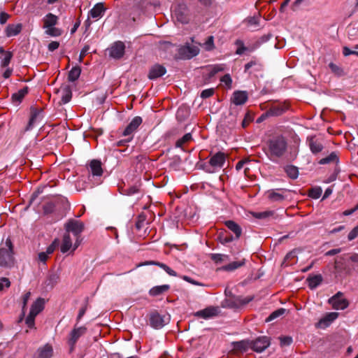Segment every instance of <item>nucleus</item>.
<instances>
[{"label": "nucleus", "instance_id": "f257e3e1", "mask_svg": "<svg viewBox=\"0 0 358 358\" xmlns=\"http://www.w3.org/2000/svg\"><path fill=\"white\" fill-rule=\"evenodd\" d=\"M267 156L271 161L276 162V159L280 158L286 152L287 143L283 136H278L269 139L267 142Z\"/></svg>", "mask_w": 358, "mask_h": 358}, {"label": "nucleus", "instance_id": "f03ea898", "mask_svg": "<svg viewBox=\"0 0 358 358\" xmlns=\"http://www.w3.org/2000/svg\"><path fill=\"white\" fill-rule=\"evenodd\" d=\"M15 264L13 245L11 240L8 238L0 247V266L11 268Z\"/></svg>", "mask_w": 358, "mask_h": 358}, {"label": "nucleus", "instance_id": "7ed1b4c3", "mask_svg": "<svg viewBox=\"0 0 358 358\" xmlns=\"http://www.w3.org/2000/svg\"><path fill=\"white\" fill-rule=\"evenodd\" d=\"M84 228L85 225L83 222L73 219L69 220L65 224V229L66 233L69 234L71 232L76 237L73 250H76V248H77L80 243L79 238L80 237L81 233L84 230Z\"/></svg>", "mask_w": 358, "mask_h": 358}, {"label": "nucleus", "instance_id": "20e7f679", "mask_svg": "<svg viewBox=\"0 0 358 358\" xmlns=\"http://www.w3.org/2000/svg\"><path fill=\"white\" fill-rule=\"evenodd\" d=\"M200 49L198 45L186 43L180 46L175 57L177 59H190L199 55Z\"/></svg>", "mask_w": 358, "mask_h": 358}, {"label": "nucleus", "instance_id": "39448f33", "mask_svg": "<svg viewBox=\"0 0 358 358\" xmlns=\"http://www.w3.org/2000/svg\"><path fill=\"white\" fill-rule=\"evenodd\" d=\"M149 324L155 329H160L169 323V315H161L157 310H152L148 314Z\"/></svg>", "mask_w": 358, "mask_h": 358}, {"label": "nucleus", "instance_id": "423d86ee", "mask_svg": "<svg viewBox=\"0 0 358 358\" xmlns=\"http://www.w3.org/2000/svg\"><path fill=\"white\" fill-rule=\"evenodd\" d=\"M289 104L286 102L274 101L268 106L266 112L262 114V117H278L284 114L289 109Z\"/></svg>", "mask_w": 358, "mask_h": 358}, {"label": "nucleus", "instance_id": "0eeeda50", "mask_svg": "<svg viewBox=\"0 0 358 358\" xmlns=\"http://www.w3.org/2000/svg\"><path fill=\"white\" fill-rule=\"evenodd\" d=\"M343 293L338 292L336 294L329 299L328 303L332 306L335 310H344L349 306V302L346 299L342 298Z\"/></svg>", "mask_w": 358, "mask_h": 358}, {"label": "nucleus", "instance_id": "6e6552de", "mask_svg": "<svg viewBox=\"0 0 358 358\" xmlns=\"http://www.w3.org/2000/svg\"><path fill=\"white\" fill-rule=\"evenodd\" d=\"M252 350L257 353L264 352L271 345V338L266 336H259L255 340H251Z\"/></svg>", "mask_w": 358, "mask_h": 358}, {"label": "nucleus", "instance_id": "1a4fd4ad", "mask_svg": "<svg viewBox=\"0 0 358 358\" xmlns=\"http://www.w3.org/2000/svg\"><path fill=\"white\" fill-rule=\"evenodd\" d=\"M306 143L311 152L314 155H317L321 152L324 149L322 140L317 138L316 136H310L306 138Z\"/></svg>", "mask_w": 358, "mask_h": 358}, {"label": "nucleus", "instance_id": "9d476101", "mask_svg": "<svg viewBox=\"0 0 358 358\" xmlns=\"http://www.w3.org/2000/svg\"><path fill=\"white\" fill-rule=\"evenodd\" d=\"M233 346V352L235 354H243L246 352L249 348L252 349L251 340L244 339L239 341H234L231 343Z\"/></svg>", "mask_w": 358, "mask_h": 358}, {"label": "nucleus", "instance_id": "9b49d317", "mask_svg": "<svg viewBox=\"0 0 358 358\" xmlns=\"http://www.w3.org/2000/svg\"><path fill=\"white\" fill-rule=\"evenodd\" d=\"M338 313L331 312L327 313L322 317L316 324L315 327L320 329H325L330 326V324L338 318Z\"/></svg>", "mask_w": 358, "mask_h": 358}, {"label": "nucleus", "instance_id": "f8f14e48", "mask_svg": "<svg viewBox=\"0 0 358 358\" xmlns=\"http://www.w3.org/2000/svg\"><path fill=\"white\" fill-rule=\"evenodd\" d=\"M143 120L140 116L134 117L122 132L124 136H134L138 127L142 124Z\"/></svg>", "mask_w": 358, "mask_h": 358}, {"label": "nucleus", "instance_id": "ddd939ff", "mask_svg": "<svg viewBox=\"0 0 358 358\" xmlns=\"http://www.w3.org/2000/svg\"><path fill=\"white\" fill-rule=\"evenodd\" d=\"M226 155L224 152H218L211 156L209 160V164L211 166V169L216 171V169H221L225 162Z\"/></svg>", "mask_w": 358, "mask_h": 358}, {"label": "nucleus", "instance_id": "4468645a", "mask_svg": "<svg viewBox=\"0 0 358 358\" xmlns=\"http://www.w3.org/2000/svg\"><path fill=\"white\" fill-rule=\"evenodd\" d=\"M173 15L178 22L182 24H187L189 22L188 11L185 5H178L176 7Z\"/></svg>", "mask_w": 358, "mask_h": 358}, {"label": "nucleus", "instance_id": "2eb2a0df", "mask_svg": "<svg viewBox=\"0 0 358 358\" xmlns=\"http://www.w3.org/2000/svg\"><path fill=\"white\" fill-rule=\"evenodd\" d=\"M106 11L104 3L99 2L96 3L88 13V17L96 20L101 18Z\"/></svg>", "mask_w": 358, "mask_h": 358}, {"label": "nucleus", "instance_id": "dca6fc26", "mask_svg": "<svg viewBox=\"0 0 358 358\" xmlns=\"http://www.w3.org/2000/svg\"><path fill=\"white\" fill-rule=\"evenodd\" d=\"M166 73V69L162 64H155L150 69L148 78L150 80H156L163 76Z\"/></svg>", "mask_w": 358, "mask_h": 358}, {"label": "nucleus", "instance_id": "f3484780", "mask_svg": "<svg viewBox=\"0 0 358 358\" xmlns=\"http://www.w3.org/2000/svg\"><path fill=\"white\" fill-rule=\"evenodd\" d=\"M87 331V328L85 327H80L78 328H74L71 334L70 338L69 341V345H71V351H72L74 348V346L78 340V338L84 335Z\"/></svg>", "mask_w": 358, "mask_h": 358}, {"label": "nucleus", "instance_id": "a211bd4d", "mask_svg": "<svg viewBox=\"0 0 358 358\" xmlns=\"http://www.w3.org/2000/svg\"><path fill=\"white\" fill-rule=\"evenodd\" d=\"M125 45L121 41L115 42L110 49V56L115 59L121 58L124 53Z\"/></svg>", "mask_w": 358, "mask_h": 358}, {"label": "nucleus", "instance_id": "6ab92c4d", "mask_svg": "<svg viewBox=\"0 0 358 358\" xmlns=\"http://www.w3.org/2000/svg\"><path fill=\"white\" fill-rule=\"evenodd\" d=\"M217 314H218V308L217 307L209 306L203 310L196 312L194 313V315L197 317L208 319V318H210V317L217 315Z\"/></svg>", "mask_w": 358, "mask_h": 358}, {"label": "nucleus", "instance_id": "aec40b11", "mask_svg": "<svg viewBox=\"0 0 358 358\" xmlns=\"http://www.w3.org/2000/svg\"><path fill=\"white\" fill-rule=\"evenodd\" d=\"M248 99V93L246 91H235L231 98V102L235 106H240L244 104Z\"/></svg>", "mask_w": 358, "mask_h": 358}, {"label": "nucleus", "instance_id": "412c9836", "mask_svg": "<svg viewBox=\"0 0 358 358\" xmlns=\"http://www.w3.org/2000/svg\"><path fill=\"white\" fill-rule=\"evenodd\" d=\"M149 265H155L158 266L163 270H164L169 275L171 276H177V273L171 269L169 266H168L166 264L157 262V261H145L144 262H142L138 265V266H149Z\"/></svg>", "mask_w": 358, "mask_h": 358}, {"label": "nucleus", "instance_id": "4be33fe9", "mask_svg": "<svg viewBox=\"0 0 358 358\" xmlns=\"http://www.w3.org/2000/svg\"><path fill=\"white\" fill-rule=\"evenodd\" d=\"M59 244V241L57 239H55L46 249L45 252H39L38 255V261L45 263L48 255L53 253L56 248L57 247Z\"/></svg>", "mask_w": 358, "mask_h": 358}, {"label": "nucleus", "instance_id": "5701e85b", "mask_svg": "<svg viewBox=\"0 0 358 358\" xmlns=\"http://www.w3.org/2000/svg\"><path fill=\"white\" fill-rule=\"evenodd\" d=\"M52 355L53 348L52 345L45 344L37 350L35 358H51Z\"/></svg>", "mask_w": 358, "mask_h": 358}, {"label": "nucleus", "instance_id": "b1692460", "mask_svg": "<svg viewBox=\"0 0 358 358\" xmlns=\"http://www.w3.org/2000/svg\"><path fill=\"white\" fill-rule=\"evenodd\" d=\"M43 21V28H49L51 27H54L58 24L59 17L56 15L48 13L46 14L42 20Z\"/></svg>", "mask_w": 358, "mask_h": 358}, {"label": "nucleus", "instance_id": "393cba45", "mask_svg": "<svg viewBox=\"0 0 358 358\" xmlns=\"http://www.w3.org/2000/svg\"><path fill=\"white\" fill-rule=\"evenodd\" d=\"M252 298L241 299L239 297H233L232 299H229L225 301L226 306L229 308H237L241 305L247 304L250 301H252Z\"/></svg>", "mask_w": 358, "mask_h": 358}, {"label": "nucleus", "instance_id": "a878e982", "mask_svg": "<svg viewBox=\"0 0 358 358\" xmlns=\"http://www.w3.org/2000/svg\"><path fill=\"white\" fill-rule=\"evenodd\" d=\"M225 226L235 234V239H238L242 234L241 227L233 220H227L224 222Z\"/></svg>", "mask_w": 358, "mask_h": 358}, {"label": "nucleus", "instance_id": "bb28decb", "mask_svg": "<svg viewBox=\"0 0 358 358\" xmlns=\"http://www.w3.org/2000/svg\"><path fill=\"white\" fill-rule=\"evenodd\" d=\"M90 171L94 176H101L103 173L101 162L98 159H93L90 164Z\"/></svg>", "mask_w": 358, "mask_h": 358}, {"label": "nucleus", "instance_id": "cd10ccee", "mask_svg": "<svg viewBox=\"0 0 358 358\" xmlns=\"http://www.w3.org/2000/svg\"><path fill=\"white\" fill-rule=\"evenodd\" d=\"M308 287L310 289H314L317 287L322 282L323 278L322 275L317 274L310 275L306 279Z\"/></svg>", "mask_w": 358, "mask_h": 358}, {"label": "nucleus", "instance_id": "c85d7f7f", "mask_svg": "<svg viewBox=\"0 0 358 358\" xmlns=\"http://www.w3.org/2000/svg\"><path fill=\"white\" fill-rule=\"evenodd\" d=\"M22 26V24L19 23L17 24H8L5 30L6 35L8 37L16 36L20 33Z\"/></svg>", "mask_w": 358, "mask_h": 358}, {"label": "nucleus", "instance_id": "c756f323", "mask_svg": "<svg viewBox=\"0 0 358 358\" xmlns=\"http://www.w3.org/2000/svg\"><path fill=\"white\" fill-rule=\"evenodd\" d=\"M62 98L59 102L60 104H66L69 102L72 97L71 89L69 85H65L62 87Z\"/></svg>", "mask_w": 358, "mask_h": 358}, {"label": "nucleus", "instance_id": "7c9ffc66", "mask_svg": "<svg viewBox=\"0 0 358 358\" xmlns=\"http://www.w3.org/2000/svg\"><path fill=\"white\" fill-rule=\"evenodd\" d=\"M254 68L255 71H261L263 70V65L257 59H253L245 64L244 72L251 73L250 69Z\"/></svg>", "mask_w": 358, "mask_h": 358}, {"label": "nucleus", "instance_id": "2f4dec72", "mask_svg": "<svg viewBox=\"0 0 358 358\" xmlns=\"http://www.w3.org/2000/svg\"><path fill=\"white\" fill-rule=\"evenodd\" d=\"M268 199L272 202H282L285 199V196L282 194L277 192L274 189L268 190L266 192Z\"/></svg>", "mask_w": 358, "mask_h": 358}, {"label": "nucleus", "instance_id": "473e14b6", "mask_svg": "<svg viewBox=\"0 0 358 358\" xmlns=\"http://www.w3.org/2000/svg\"><path fill=\"white\" fill-rule=\"evenodd\" d=\"M44 299L38 298L31 306L30 313L37 315L44 308Z\"/></svg>", "mask_w": 358, "mask_h": 358}, {"label": "nucleus", "instance_id": "72a5a7b5", "mask_svg": "<svg viewBox=\"0 0 358 358\" xmlns=\"http://www.w3.org/2000/svg\"><path fill=\"white\" fill-rule=\"evenodd\" d=\"M72 247V241L69 234L65 233L63 237L62 243L61 245V252L62 253L67 252Z\"/></svg>", "mask_w": 358, "mask_h": 358}, {"label": "nucleus", "instance_id": "f704fd0d", "mask_svg": "<svg viewBox=\"0 0 358 358\" xmlns=\"http://www.w3.org/2000/svg\"><path fill=\"white\" fill-rule=\"evenodd\" d=\"M170 288L169 285H163L153 287L150 289L149 294L151 296H156L160 295L161 294L168 291Z\"/></svg>", "mask_w": 358, "mask_h": 358}, {"label": "nucleus", "instance_id": "c9c22d12", "mask_svg": "<svg viewBox=\"0 0 358 358\" xmlns=\"http://www.w3.org/2000/svg\"><path fill=\"white\" fill-rule=\"evenodd\" d=\"M245 264V259H243L241 261L231 262V263L224 266L222 268V270L226 271H233L244 266Z\"/></svg>", "mask_w": 358, "mask_h": 358}, {"label": "nucleus", "instance_id": "e433bc0d", "mask_svg": "<svg viewBox=\"0 0 358 358\" xmlns=\"http://www.w3.org/2000/svg\"><path fill=\"white\" fill-rule=\"evenodd\" d=\"M235 44L238 46V48L236 51V55H242L245 51L248 50L250 52H252L256 49V47L252 46L250 48L245 47L243 41L238 39L236 41Z\"/></svg>", "mask_w": 358, "mask_h": 358}, {"label": "nucleus", "instance_id": "4c0bfd02", "mask_svg": "<svg viewBox=\"0 0 358 358\" xmlns=\"http://www.w3.org/2000/svg\"><path fill=\"white\" fill-rule=\"evenodd\" d=\"M39 113H40V111L38 110H37L36 108H31V116H30L28 124L26 128L27 130L32 129L35 122L37 120Z\"/></svg>", "mask_w": 358, "mask_h": 358}, {"label": "nucleus", "instance_id": "58836bf2", "mask_svg": "<svg viewBox=\"0 0 358 358\" xmlns=\"http://www.w3.org/2000/svg\"><path fill=\"white\" fill-rule=\"evenodd\" d=\"M338 157L335 152H332L329 156L321 159L318 163L320 164H327L330 163H338Z\"/></svg>", "mask_w": 358, "mask_h": 358}, {"label": "nucleus", "instance_id": "ea45409f", "mask_svg": "<svg viewBox=\"0 0 358 358\" xmlns=\"http://www.w3.org/2000/svg\"><path fill=\"white\" fill-rule=\"evenodd\" d=\"M285 171L287 175L292 179H296L299 176V169L293 165H288L285 167Z\"/></svg>", "mask_w": 358, "mask_h": 358}, {"label": "nucleus", "instance_id": "a19ab883", "mask_svg": "<svg viewBox=\"0 0 358 358\" xmlns=\"http://www.w3.org/2000/svg\"><path fill=\"white\" fill-rule=\"evenodd\" d=\"M81 73L80 67L74 66L71 69V70L69 72L68 80L70 82H74L78 79Z\"/></svg>", "mask_w": 358, "mask_h": 358}, {"label": "nucleus", "instance_id": "79ce46f5", "mask_svg": "<svg viewBox=\"0 0 358 358\" xmlns=\"http://www.w3.org/2000/svg\"><path fill=\"white\" fill-rule=\"evenodd\" d=\"M28 93V87H24L20 90L17 92L12 95V99L13 101L21 102L25 95Z\"/></svg>", "mask_w": 358, "mask_h": 358}, {"label": "nucleus", "instance_id": "37998d69", "mask_svg": "<svg viewBox=\"0 0 358 358\" xmlns=\"http://www.w3.org/2000/svg\"><path fill=\"white\" fill-rule=\"evenodd\" d=\"M59 276L56 273H50L47 280H46V285L47 286L50 287V288H52L55 285H57L59 282Z\"/></svg>", "mask_w": 358, "mask_h": 358}, {"label": "nucleus", "instance_id": "c03bdc74", "mask_svg": "<svg viewBox=\"0 0 358 358\" xmlns=\"http://www.w3.org/2000/svg\"><path fill=\"white\" fill-rule=\"evenodd\" d=\"M286 310L283 308H278L271 313L270 315L265 320L266 322H269L279 317L280 316L282 315L285 313Z\"/></svg>", "mask_w": 358, "mask_h": 358}, {"label": "nucleus", "instance_id": "a18cd8bd", "mask_svg": "<svg viewBox=\"0 0 358 358\" xmlns=\"http://www.w3.org/2000/svg\"><path fill=\"white\" fill-rule=\"evenodd\" d=\"M192 138V134L190 133L185 134L182 138L177 140L176 142V148H182V145L190 141Z\"/></svg>", "mask_w": 358, "mask_h": 358}, {"label": "nucleus", "instance_id": "49530a36", "mask_svg": "<svg viewBox=\"0 0 358 358\" xmlns=\"http://www.w3.org/2000/svg\"><path fill=\"white\" fill-rule=\"evenodd\" d=\"M45 33L47 35L54 36V37L59 36L62 34V30L59 28L55 27V26L49 27V28H45Z\"/></svg>", "mask_w": 358, "mask_h": 358}, {"label": "nucleus", "instance_id": "de8ad7c7", "mask_svg": "<svg viewBox=\"0 0 358 358\" xmlns=\"http://www.w3.org/2000/svg\"><path fill=\"white\" fill-rule=\"evenodd\" d=\"M322 192V190L321 187H313L309 190L308 196L310 197H311L312 199H317L321 196Z\"/></svg>", "mask_w": 358, "mask_h": 358}, {"label": "nucleus", "instance_id": "09e8293b", "mask_svg": "<svg viewBox=\"0 0 358 358\" xmlns=\"http://www.w3.org/2000/svg\"><path fill=\"white\" fill-rule=\"evenodd\" d=\"M3 53L5 54V57L1 61V67L4 68V67H7L9 65V64L13 58V52H10V51H7V52L4 51Z\"/></svg>", "mask_w": 358, "mask_h": 358}, {"label": "nucleus", "instance_id": "8fccbe9b", "mask_svg": "<svg viewBox=\"0 0 358 358\" xmlns=\"http://www.w3.org/2000/svg\"><path fill=\"white\" fill-rule=\"evenodd\" d=\"M273 215V212L271 210L253 213L252 215L257 219H265Z\"/></svg>", "mask_w": 358, "mask_h": 358}, {"label": "nucleus", "instance_id": "3c124183", "mask_svg": "<svg viewBox=\"0 0 358 358\" xmlns=\"http://www.w3.org/2000/svg\"><path fill=\"white\" fill-rule=\"evenodd\" d=\"M199 169L203 170L206 173H215V170L211 169V166L209 162H203L197 164Z\"/></svg>", "mask_w": 358, "mask_h": 358}, {"label": "nucleus", "instance_id": "603ef678", "mask_svg": "<svg viewBox=\"0 0 358 358\" xmlns=\"http://www.w3.org/2000/svg\"><path fill=\"white\" fill-rule=\"evenodd\" d=\"M253 120V117L249 111L245 113L244 118L242 120L241 125L243 128H245Z\"/></svg>", "mask_w": 358, "mask_h": 358}, {"label": "nucleus", "instance_id": "864d4df0", "mask_svg": "<svg viewBox=\"0 0 358 358\" xmlns=\"http://www.w3.org/2000/svg\"><path fill=\"white\" fill-rule=\"evenodd\" d=\"M36 315L29 312L28 316L25 320V323L29 328H34L35 325Z\"/></svg>", "mask_w": 358, "mask_h": 358}, {"label": "nucleus", "instance_id": "5fc2aeb1", "mask_svg": "<svg viewBox=\"0 0 358 358\" xmlns=\"http://www.w3.org/2000/svg\"><path fill=\"white\" fill-rule=\"evenodd\" d=\"M88 308V298H85V303L83 306L80 309L78 317L77 322H79L83 315L85 314Z\"/></svg>", "mask_w": 358, "mask_h": 358}, {"label": "nucleus", "instance_id": "6e6d98bb", "mask_svg": "<svg viewBox=\"0 0 358 358\" xmlns=\"http://www.w3.org/2000/svg\"><path fill=\"white\" fill-rule=\"evenodd\" d=\"M224 257H228L227 255L222 254H210V259L215 263H221L224 261Z\"/></svg>", "mask_w": 358, "mask_h": 358}, {"label": "nucleus", "instance_id": "4d7b16f0", "mask_svg": "<svg viewBox=\"0 0 358 358\" xmlns=\"http://www.w3.org/2000/svg\"><path fill=\"white\" fill-rule=\"evenodd\" d=\"M43 209L44 214H50L55 210V204L52 202H48L43 206Z\"/></svg>", "mask_w": 358, "mask_h": 358}, {"label": "nucleus", "instance_id": "13d9d810", "mask_svg": "<svg viewBox=\"0 0 358 358\" xmlns=\"http://www.w3.org/2000/svg\"><path fill=\"white\" fill-rule=\"evenodd\" d=\"M281 346H288L292 343L293 339L291 336H281L279 338Z\"/></svg>", "mask_w": 358, "mask_h": 358}, {"label": "nucleus", "instance_id": "bf43d9fd", "mask_svg": "<svg viewBox=\"0 0 358 358\" xmlns=\"http://www.w3.org/2000/svg\"><path fill=\"white\" fill-rule=\"evenodd\" d=\"M215 90L213 88L206 89L201 93V97L202 99H207L212 96L214 94Z\"/></svg>", "mask_w": 358, "mask_h": 358}, {"label": "nucleus", "instance_id": "052dcab7", "mask_svg": "<svg viewBox=\"0 0 358 358\" xmlns=\"http://www.w3.org/2000/svg\"><path fill=\"white\" fill-rule=\"evenodd\" d=\"M220 81L224 83L229 88L231 87L232 79L229 74H225L220 78Z\"/></svg>", "mask_w": 358, "mask_h": 358}, {"label": "nucleus", "instance_id": "680f3d73", "mask_svg": "<svg viewBox=\"0 0 358 358\" xmlns=\"http://www.w3.org/2000/svg\"><path fill=\"white\" fill-rule=\"evenodd\" d=\"M10 286V282L7 278H0V292L3 289V288L9 287Z\"/></svg>", "mask_w": 358, "mask_h": 358}, {"label": "nucleus", "instance_id": "e2e57ef3", "mask_svg": "<svg viewBox=\"0 0 358 358\" xmlns=\"http://www.w3.org/2000/svg\"><path fill=\"white\" fill-rule=\"evenodd\" d=\"M272 34H265L264 36H262L259 39V41H257V45H255V47L258 48L260 44L262 43H266L268 41L270 40V38L272 37Z\"/></svg>", "mask_w": 358, "mask_h": 358}, {"label": "nucleus", "instance_id": "0e129e2a", "mask_svg": "<svg viewBox=\"0 0 358 358\" xmlns=\"http://www.w3.org/2000/svg\"><path fill=\"white\" fill-rule=\"evenodd\" d=\"M358 236V225L354 227L348 234V238L352 241Z\"/></svg>", "mask_w": 358, "mask_h": 358}, {"label": "nucleus", "instance_id": "69168bd1", "mask_svg": "<svg viewBox=\"0 0 358 358\" xmlns=\"http://www.w3.org/2000/svg\"><path fill=\"white\" fill-rule=\"evenodd\" d=\"M334 268L337 273H341L345 269V267L343 265V262L336 260L335 264H334Z\"/></svg>", "mask_w": 358, "mask_h": 358}, {"label": "nucleus", "instance_id": "338daca9", "mask_svg": "<svg viewBox=\"0 0 358 358\" xmlns=\"http://www.w3.org/2000/svg\"><path fill=\"white\" fill-rule=\"evenodd\" d=\"M213 41H214V38H213V36H209L207 38V40L205 43L206 49L207 50H211L214 48Z\"/></svg>", "mask_w": 358, "mask_h": 358}, {"label": "nucleus", "instance_id": "774afa93", "mask_svg": "<svg viewBox=\"0 0 358 358\" xmlns=\"http://www.w3.org/2000/svg\"><path fill=\"white\" fill-rule=\"evenodd\" d=\"M90 50L89 45H85L83 49L80 51V55H79V62H82L84 57L86 56L87 52Z\"/></svg>", "mask_w": 358, "mask_h": 358}]
</instances>
